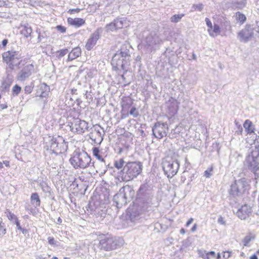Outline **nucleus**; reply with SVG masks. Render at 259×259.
I'll use <instances>...</instances> for the list:
<instances>
[{
  "mask_svg": "<svg viewBox=\"0 0 259 259\" xmlns=\"http://www.w3.org/2000/svg\"><path fill=\"white\" fill-rule=\"evenodd\" d=\"M152 193L146 185H142L137 193V198L134 208L131 212V219L134 221L137 220L143 212L148 210L151 207Z\"/></svg>",
  "mask_w": 259,
  "mask_h": 259,
  "instance_id": "nucleus-1",
  "label": "nucleus"
},
{
  "mask_svg": "<svg viewBox=\"0 0 259 259\" xmlns=\"http://www.w3.org/2000/svg\"><path fill=\"white\" fill-rule=\"evenodd\" d=\"M130 48L127 45H122L112 57V65L115 70L127 72L131 65V56Z\"/></svg>",
  "mask_w": 259,
  "mask_h": 259,
  "instance_id": "nucleus-2",
  "label": "nucleus"
},
{
  "mask_svg": "<svg viewBox=\"0 0 259 259\" xmlns=\"http://www.w3.org/2000/svg\"><path fill=\"white\" fill-rule=\"evenodd\" d=\"M142 164L139 162H128L118 172V180L128 182L137 178L142 172Z\"/></svg>",
  "mask_w": 259,
  "mask_h": 259,
  "instance_id": "nucleus-3",
  "label": "nucleus"
},
{
  "mask_svg": "<svg viewBox=\"0 0 259 259\" xmlns=\"http://www.w3.org/2000/svg\"><path fill=\"white\" fill-rule=\"evenodd\" d=\"M69 162L75 169H84L90 166L95 167L94 162H92V159L88 153L79 150L73 152Z\"/></svg>",
  "mask_w": 259,
  "mask_h": 259,
  "instance_id": "nucleus-4",
  "label": "nucleus"
},
{
  "mask_svg": "<svg viewBox=\"0 0 259 259\" xmlns=\"http://www.w3.org/2000/svg\"><path fill=\"white\" fill-rule=\"evenodd\" d=\"M135 191L133 187L129 185H126L120 189L118 192L113 197V202L117 208H121L130 202L134 197Z\"/></svg>",
  "mask_w": 259,
  "mask_h": 259,
  "instance_id": "nucleus-5",
  "label": "nucleus"
},
{
  "mask_svg": "<svg viewBox=\"0 0 259 259\" xmlns=\"http://www.w3.org/2000/svg\"><path fill=\"white\" fill-rule=\"evenodd\" d=\"M47 151L52 154H62L68 149L67 143L61 136L49 137V141L46 142Z\"/></svg>",
  "mask_w": 259,
  "mask_h": 259,
  "instance_id": "nucleus-6",
  "label": "nucleus"
},
{
  "mask_svg": "<svg viewBox=\"0 0 259 259\" xmlns=\"http://www.w3.org/2000/svg\"><path fill=\"white\" fill-rule=\"evenodd\" d=\"M122 243L123 240L121 239L103 236L100 238L99 243L96 246L100 250L110 251L119 247Z\"/></svg>",
  "mask_w": 259,
  "mask_h": 259,
  "instance_id": "nucleus-7",
  "label": "nucleus"
},
{
  "mask_svg": "<svg viewBox=\"0 0 259 259\" xmlns=\"http://www.w3.org/2000/svg\"><path fill=\"white\" fill-rule=\"evenodd\" d=\"M162 166L165 175L167 178H171L177 174L180 164L177 160L167 157L163 159Z\"/></svg>",
  "mask_w": 259,
  "mask_h": 259,
  "instance_id": "nucleus-8",
  "label": "nucleus"
},
{
  "mask_svg": "<svg viewBox=\"0 0 259 259\" xmlns=\"http://www.w3.org/2000/svg\"><path fill=\"white\" fill-rule=\"evenodd\" d=\"M2 56L3 60L11 69H14L15 67L18 66L22 61L20 54L16 51H9L4 52Z\"/></svg>",
  "mask_w": 259,
  "mask_h": 259,
  "instance_id": "nucleus-9",
  "label": "nucleus"
},
{
  "mask_svg": "<svg viewBox=\"0 0 259 259\" xmlns=\"http://www.w3.org/2000/svg\"><path fill=\"white\" fill-rule=\"evenodd\" d=\"M162 42V40L155 32H151L147 35L143 41L144 47L149 52L158 48L159 45Z\"/></svg>",
  "mask_w": 259,
  "mask_h": 259,
  "instance_id": "nucleus-10",
  "label": "nucleus"
},
{
  "mask_svg": "<svg viewBox=\"0 0 259 259\" xmlns=\"http://www.w3.org/2000/svg\"><path fill=\"white\" fill-rule=\"evenodd\" d=\"M70 131L74 133L81 134L88 130V123L78 118H73L68 122Z\"/></svg>",
  "mask_w": 259,
  "mask_h": 259,
  "instance_id": "nucleus-11",
  "label": "nucleus"
},
{
  "mask_svg": "<svg viewBox=\"0 0 259 259\" xmlns=\"http://www.w3.org/2000/svg\"><path fill=\"white\" fill-rule=\"evenodd\" d=\"M248 187V184L245 179L235 181L231 185L230 194L233 196H239L244 193Z\"/></svg>",
  "mask_w": 259,
  "mask_h": 259,
  "instance_id": "nucleus-12",
  "label": "nucleus"
},
{
  "mask_svg": "<svg viewBox=\"0 0 259 259\" xmlns=\"http://www.w3.org/2000/svg\"><path fill=\"white\" fill-rule=\"evenodd\" d=\"M168 129V125L166 122L157 121L152 127V133L155 137L161 139L166 136Z\"/></svg>",
  "mask_w": 259,
  "mask_h": 259,
  "instance_id": "nucleus-13",
  "label": "nucleus"
},
{
  "mask_svg": "<svg viewBox=\"0 0 259 259\" xmlns=\"http://www.w3.org/2000/svg\"><path fill=\"white\" fill-rule=\"evenodd\" d=\"M255 28L250 24H246L245 27L238 33V37L241 42H247L250 40L254 35Z\"/></svg>",
  "mask_w": 259,
  "mask_h": 259,
  "instance_id": "nucleus-14",
  "label": "nucleus"
},
{
  "mask_svg": "<svg viewBox=\"0 0 259 259\" xmlns=\"http://www.w3.org/2000/svg\"><path fill=\"white\" fill-rule=\"evenodd\" d=\"M134 106L133 100L130 97H124L121 102V118H125L128 117L129 110Z\"/></svg>",
  "mask_w": 259,
  "mask_h": 259,
  "instance_id": "nucleus-15",
  "label": "nucleus"
},
{
  "mask_svg": "<svg viewBox=\"0 0 259 259\" xmlns=\"http://www.w3.org/2000/svg\"><path fill=\"white\" fill-rule=\"evenodd\" d=\"M102 33L101 28H98L88 39L85 45V48L87 50L90 51L95 46L97 40L100 38Z\"/></svg>",
  "mask_w": 259,
  "mask_h": 259,
  "instance_id": "nucleus-16",
  "label": "nucleus"
},
{
  "mask_svg": "<svg viewBox=\"0 0 259 259\" xmlns=\"http://www.w3.org/2000/svg\"><path fill=\"white\" fill-rule=\"evenodd\" d=\"M34 66L32 64H28L26 65L18 73L17 75V79L20 81H24L29 77L33 71Z\"/></svg>",
  "mask_w": 259,
  "mask_h": 259,
  "instance_id": "nucleus-17",
  "label": "nucleus"
},
{
  "mask_svg": "<svg viewBox=\"0 0 259 259\" xmlns=\"http://www.w3.org/2000/svg\"><path fill=\"white\" fill-rule=\"evenodd\" d=\"M251 214V207L247 204L242 205L237 211L236 214L241 220H245Z\"/></svg>",
  "mask_w": 259,
  "mask_h": 259,
  "instance_id": "nucleus-18",
  "label": "nucleus"
},
{
  "mask_svg": "<svg viewBox=\"0 0 259 259\" xmlns=\"http://www.w3.org/2000/svg\"><path fill=\"white\" fill-rule=\"evenodd\" d=\"M89 137L92 141L95 144H100L103 139L101 133L100 132L99 130L97 129L96 127L92 130V132L89 134Z\"/></svg>",
  "mask_w": 259,
  "mask_h": 259,
  "instance_id": "nucleus-19",
  "label": "nucleus"
},
{
  "mask_svg": "<svg viewBox=\"0 0 259 259\" xmlns=\"http://www.w3.org/2000/svg\"><path fill=\"white\" fill-rule=\"evenodd\" d=\"M166 106L169 114L174 115L177 112L178 110V103L175 99L170 98L166 102Z\"/></svg>",
  "mask_w": 259,
  "mask_h": 259,
  "instance_id": "nucleus-20",
  "label": "nucleus"
},
{
  "mask_svg": "<svg viewBox=\"0 0 259 259\" xmlns=\"http://www.w3.org/2000/svg\"><path fill=\"white\" fill-rule=\"evenodd\" d=\"M94 166L95 168L97 169L96 171L99 172L102 175L105 174L108 169V165L106 163L104 159L100 160L96 163L94 162Z\"/></svg>",
  "mask_w": 259,
  "mask_h": 259,
  "instance_id": "nucleus-21",
  "label": "nucleus"
},
{
  "mask_svg": "<svg viewBox=\"0 0 259 259\" xmlns=\"http://www.w3.org/2000/svg\"><path fill=\"white\" fill-rule=\"evenodd\" d=\"M247 163L248 168L255 174L259 170V163L254 157L249 158L247 160Z\"/></svg>",
  "mask_w": 259,
  "mask_h": 259,
  "instance_id": "nucleus-22",
  "label": "nucleus"
},
{
  "mask_svg": "<svg viewBox=\"0 0 259 259\" xmlns=\"http://www.w3.org/2000/svg\"><path fill=\"white\" fill-rule=\"evenodd\" d=\"M50 92V87L45 83L40 84L38 91L36 92V96L40 97H46Z\"/></svg>",
  "mask_w": 259,
  "mask_h": 259,
  "instance_id": "nucleus-23",
  "label": "nucleus"
},
{
  "mask_svg": "<svg viewBox=\"0 0 259 259\" xmlns=\"http://www.w3.org/2000/svg\"><path fill=\"white\" fill-rule=\"evenodd\" d=\"M81 50L77 47L73 48L70 52H69L68 58L67 59V62L71 61L81 55Z\"/></svg>",
  "mask_w": 259,
  "mask_h": 259,
  "instance_id": "nucleus-24",
  "label": "nucleus"
},
{
  "mask_svg": "<svg viewBox=\"0 0 259 259\" xmlns=\"http://www.w3.org/2000/svg\"><path fill=\"white\" fill-rule=\"evenodd\" d=\"M67 22L70 25L78 28L85 24V20L79 18H68Z\"/></svg>",
  "mask_w": 259,
  "mask_h": 259,
  "instance_id": "nucleus-25",
  "label": "nucleus"
},
{
  "mask_svg": "<svg viewBox=\"0 0 259 259\" xmlns=\"http://www.w3.org/2000/svg\"><path fill=\"white\" fill-rule=\"evenodd\" d=\"M53 154L54 156L52 155V157L53 159L54 160V168H56V166H61L64 162V159L62 154L55 153Z\"/></svg>",
  "mask_w": 259,
  "mask_h": 259,
  "instance_id": "nucleus-26",
  "label": "nucleus"
},
{
  "mask_svg": "<svg viewBox=\"0 0 259 259\" xmlns=\"http://www.w3.org/2000/svg\"><path fill=\"white\" fill-rule=\"evenodd\" d=\"M30 202L35 208H36L40 205V200L38 194L37 193H33L30 196Z\"/></svg>",
  "mask_w": 259,
  "mask_h": 259,
  "instance_id": "nucleus-27",
  "label": "nucleus"
},
{
  "mask_svg": "<svg viewBox=\"0 0 259 259\" xmlns=\"http://www.w3.org/2000/svg\"><path fill=\"white\" fill-rule=\"evenodd\" d=\"M243 127L248 134L254 133V129L252 122L250 120H246L243 124Z\"/></svg>",
  "mask_w": 259,
  "mask_h": 259,
  "instance_id": "nucleus-28",
  "label": "nucleus"
},
{
  "mask_svg": "<svg viewBox=\"0 0 259 259\" xmlns=\"http://www.w3.org/2000/svg\"><path fill=\"white\" fill-rule=\"evenodd\" d=\"M129 115H132L134 118H137L139 116V110L135 105L129 110L128 116Z\"/></svg>",
  "mask_w": 259,
  "mask_h": 259,
  "instance_id": "nucleus-29",
  "label": "nucleus"
},
{
  "mask_svg": "<svg viewBox=\"0 0 259 259\" xmlns=\"http://www.w3.org/2000/svg\"><path fill=\"white\" fill-rule=\"evenodd\" d=\"M211 29H208L209 33L211 36H214V35L219 34L220 32V26L217 24H214L213 27V30Z\"/></svg>",
  "mask_w": 259,
  "mask_h": 259,
  "instance_id": "nucleus-30",
  "label": "nucleus"
},
{
  "mask_svg": "<svg viewBox=\"0 0 259 259\" xmlns=\"http://www.w3.org/2000/svg\"><path fill=\"white\" fill-rule=\"evenodd\" d=\"M125 162L123 158H120L115 161L114 165L118 169H122L125 164Z\"/></svg>",
  "mask_w": 259,
  "mask_h": 259,
  "instance_id": "nucleus-31",
  "label": "nucleus"
},
{
  "mask_svg": "<svg viewBox=\"0 0 259 259\" xmlns=\"http://www.w3.org/2000/svg\"><path fill=\"white\" fill-rule=\"evenodd\" d=\"M115 23V27L117 29L122 28L126 23V21L122 18H118L114 20Z\"/></svg>",
  "mask_w": 259,
  "mask_h": 259,
  "instance_id": "nucleus-32",
  "label": "nucleus"
},
{
  "mask_svg": "<svg viewBox=\"0 0 259 259\" xmlns=\"http://www.w3.org/2000/svg\"><path fill=\"white\" fill-rule=\"evenodd\" d=\"M234 6L238 9H242L246 4V0H234L233 2Z\"/></svg>",
  "mask_w": 259,
  "mask_h": 259,
  "instance_id": "nucleus-33",
  "label": "nucleus"
},
{
  "mask_svg": "<svg viewBox=\"0 0 259 259\" xmlns=\"http://www.w3.org/2000/svg\"><path fill=\"white\" fill-rule=\"evenodd\" d=\"M32 30L31 27L25 26L22 30V34L26 37H28L30 36Z\"/></svg>",
  "mask_w": 259,
  "mask_h": 259,
  "instance_id": "nucleus-34",
  "label": "nucleus"
},
{
  "mask_svg": "<svg viewBox=\"0 0 259 259\" xmlns=\"http://www.w3.org/2000/svg\"><path fill=\"white\" fill-rule=\"evenodd\" d=\"M93 155L99 160H102V157L100 154V150L98 147H94L92 149Z\"/></svg>",
  "mask_w": 259,
  "mask_h": 259,
  "instance_id": "nucleus-35",
  "label": "nucleus"
},
{
  "mask_svg": "<svg viewBox=\"0 0 259 259\" xmlns=\"http://www.w3.org/2000/svg\"><path fill=\"white\" fill-rule=\"evenodd\" d=\"M184 16V14H175L170 18V21L172 23H178L180 21L182 18Z\"/></svg>",
  "mask_w": 259,
  "mask_h": 259,
  "instance_id": "nucleus-36",
  "label": "nucleus"
},
{
  "mask_svg": "<svg viewBox=\"0 0 259 259\" xmlns=\"http://www.w3.org/2000/svg\"><path fill=\"white\" fill-rule=\"evenodd\" d=\"M105 29L107 32H109L110 31H113L117 30L116 27H115V23L114 20L113 22L107 24L105 26Z\"/></svg>",
  "mask_w": 259,
  "mask_h": 259,
  "instance_id": "nucleus-37",
  "label": "nucleus"
},
{
  "mask_svg": "<svg viewBox=\"0 0 259 259\" xmlns=\"http://www.w3.org/2000/svg\"><path fill=\"white\" fill-rule=\"evenodd\" d=\"M236 19L238 21H239L241 24H243V23H244L246 20V16L244 14H243L239 12L236 13Z\"/></svg>",
  "mask_w": 259,
  "mask_h": 259,
  "instance_id": "nucleus-38",
  "label": "nucleus"
},
{
  "mask_svg": "<svg viewBox=\"0 0 259 259\" xmlns=\"http://www.w3.org/2000/svg\"><path fill=\"white\" fill-rule=\"evenodd\" d=\"M203 9V5L202 4H194L192 7V12L195 11H201Z\"/></svg>",
  "mask_w": 259,
  "mask_h": 259,
  "instance_id": "nucleus-39",
  "label": "nucleus"
},
{
  "mask_svg": "<svg viewBox=\"0 0 259 259\" xmlns=\"http://www.w3.org/2000/svg\"><path fill=\"white\" fill-rule=\"evenodd\" d=\"M37 32L38 33V42H40L41 40H42L44 38L47 37V35L45 31H43V32H41L40 31V29H37L36 30Z\"/></svg>",
  "mask_w": 259,
  "mask_h": 259,
  "instance_id": "nucleus-40",
  "label": "nucleus"
},
{
  "mask_svg": "<svg viewBox=\"0 0 259 259\" xmlns=\"http://www.w3.org/2000/svg\"><path fill=\"white\" fill-rule=\"evenodd\" d=\"M6 233L5 224L1 222L0 223V237H2Z\"/></svg>",
  "mask_w": 259,
  "mask_h": 259,
  "instance_id": "nucleus-41",
  "label": "nucleus"
},
{
  "mask_svg": "<svg viewBox=\"0 0 259 259\" xmlns=\"http://www.w3.org/2000/svg\"><path fill=\"white\" fill-rule=\"evenodd\" d=\"M68 53V50L67 49H64L57 51V53L58 54L57 57L60 59L61 57L64 56L66 54Z\"/></svg>",
  "mask_w": 259,
  "mask_h": 259,
  "instance_id": "nucleus-42",
  "label": "nucleus"
},
{
  "mask_svg": "<svg viewBox=\"0 0 259 259\" xmlns=\"http://www.w3.org/2000/svg\"><path fill=\"white\" fill-rule=\"evenodd\" d=\"M21 90V88L19 85L16 84L12 89L13 95H18L20 93Z\"/></svg>",
  "mask_w": 259,
  "mask_h": 259,
  "instance_id": "nucleus-43",
  "label": "nucleus"
},
{
  "mask_svg": "<svg viewBox=\"0 0 259 259\" xmlns=\"http://www.w3.org/2000/svg\"><path fill=\"white\" fill-rule=\"evenodd\" d=\"M235 125L237 128V130L236 131L235 133L237 135H241L242 131H243V128H242V126L240 124H239V123L238 122L236 121V120L235 121Z\"/></svg>",
  "mask_w": 259,
  "mask_h": 259,
  "instance_id": "nucleus-44",
  "label": "nucleus"
},
{
  "mask_svg": "<svg viewBox=\"0 0 259 259\" xmlns=\"http://www.w3.org/2000/svg\"><path fill=\"white\" fill-rule=\"evenodd\" d=\"M7 217L10 220L14 221V222L18 220L16 215L10 211L8 212Z\"/></svg>",
  "mask_w": 259,
  "mask_h": 259,
  "instance_id": "nucleus-45",
  "label": "nucleus"
},
{
  "mask_svg": "<svg viewBox=\"0 0 259 259\" xmlns=\"http://www.w3.org/2000/svg\"><path fill=\"white\" fill-rule=\"evenodd\" d=\"M94 76V74L93 71L91 70H87L86 71V75H85V77L86 79H90L93 78Z\"/></svg>",
  "mask_w": 259,
  "mask_h": 259,
  "instance_id": "nucleus-46",
  "label": "nucleus"
},
{
  "mask_svg": "<svg viewBox=\"0 0 259 259\" xmlns=\"http://www.w3.org/2000/svg\"><path fill=\"white\" fill-rule=\"evenodd\" d=\"M212 171V167L209 168L204 171V176L206 178H210L212 175V173H211Z\"/></svg>",
  "mask_w": 259,
  "mask_h": 259,
  "instance_id": "nucleus-47",
  "label": "nucleus"
},
{
  "mask_svg": "<svg viewBox=\"0 0 259 259\" xmlns=\"http://www.w3.org/2000/svg\"><path fill=\"white\" fill-rule=\"evenodd\" d=\"M10 85H11L10 83L7 82L6 81H5L3 82L2 87L3 88V89L5 91H7L9 90V89L10 87Z\"/></svg>",
  "mask_w": 259,
  "mask_h": 259,
  "instance_id": "nucleus-48",
  "label": "nucleus"
},
{
  "mask_svg": "<svg viewBox=\"0 0 259 259\" xmlns=\"http://www.w3.org/2000/svg\"><path fill=\"white\" fill-rule=\"evenodd\" d=\"M251 240V237L249 236H246L245 237L243 240V243L244 246H248V243Z\"/></svg>",
  "mask_w": 259,
  "mask_h": 259,
  "instance_id": "nucleus-49",
  "label": "nucleus"
},
{
  "mask_svg": "<svg viewBox=\"0 0 259 259\" xmlns=\"http://www.w3.org/2000/svg\"><path fill=\"white\" fill-rule=\"evenodd\" d=\"M48 242L50 245H57V242L54 239L53 237H49L48 238Z\"/></svg>",
  "mask_w": 259,
  "mask_h": 259,
  "instance_id": "nucleus-50",
  "label": "nucleus"
},
{
  "mask_svg": "<svg viewBox=\"0 0 259 259\" xmlns=\"http://www.w3.org/2000/svg\"><path fill=\"white\" fill-rule=\"evenodd\" d=\"M56 29L57 30L59 31L61 33H65L66 32V28L64 26H62L61 25H58L56 27Z\"/></svg>",
  "mask_w": 259,
  "mask_h": 259,
  "instance_id": "nucleus-51",
  "label": "nucleus"
},
{
  "mask_svg": "<svg viewBox=\"0 0 259 259\" xmlns=\"http://www.w3.org/2000/svg\"><path fill=\"white\" fill-rule=\"evenodd\" d=\"M4 164L6 165V166L7 167H9L10 166V162L8 160H5V161H3V162H0V168H3Z\"/></svg>",
  "mask_w": 259,
  "mask_h": 259,
  "instance_id": "nucleus-52",
  "label": "nucleus"
},
{
  "mask_svg": "<svg viewBox=\"0 0 259 259\" xmlns=\"http://www.w3.org/2000/svg\"><path fill=\"white\" fill-rule=\"evenodd\" d=\"M24 91L26 94H30L32 91V88L30 85H27L24 88Z\"/></svg>",
  "mask_w": 259,
  "mask_h": 259,
  "instance_id": "nucleus-53",
  "label": "nucleus"
},
{
  "mask_svg": "<svg viewBox=\"0 0 259 259\" xmlns=\"http://www.w3.org/2000/svg\"><path fill=\"white\" fill-rule=\"evenodd\" d=\"M80 11V9H78V8L72 9L69 10L68 13L70 14H75V13H78Z\"/></svg>",
  "mask_w": 259,
  "mask_h": 259,
  "instance_id": "nucleus-54",
  "label": "nucleus"
},
{
  "mask_svg": "<svg viewBox=\"0 0 259 259\" xmlns=\"http://www.w3.org/2000/svg\"><path fill=\"white\" fill-rule=\"evenodd\" d=\"M198 253L199 257H201L203 258V257L205 256V255H206L207 252H206V251L204 250H198Z\"/></svg>",
  "mask_w": 259,
  "mask_h": 259,
  "instance_id": "nucleus-55",
  "label": "nucleus"
},
{
  "mask_svg": "<svg viewBox=\"0 0 259 259\" xmlns=\"http://www.w3.org/2000/svg\"><path fill=\"white\" fill-rule=\"evenodd\" d=\"M88 208L90 209L91 213H92L95 210V207L92 205V202H90L89 204H88Z\"/></svg>",
  "mask_w": 259,
  "mask_h": 259,
  "instance_id": "nucleus-56",
  "label": "nucleus"
},
{
  "mask_svg": "<svg viewBox=\"0 0 259 259\" xmlns=\"http://www.w3.org/2000/svg\"><path fill=\"white\" fill-rule=\"evenodd\" d=\"M205 20L206 25H207V26L208 27H209V29H212V24H211L210 20L207 18H206Z\"/></svg>",
  "mask_w": 259,
  "mask_h": 259,
  "instance_id": "nucleus-57",
  "label": "nucleus"
},
{
  "mask_svg": "<svg viewBox=\"0 0 259 259\" xmlns=\"http://www.w3.org/2000/svg\"><path fill=\"white\" fill-rule=\"evenodd\" d=\"M231 255V252L229 251H225L224 252L223 257L225 258H228Z\"/></svg>",
  "mask_w": 259,
  "mask_h": 259,
  "instance_id": "nucleus-58",
  "label": "nucleus"
},
{
  "mask_svg": "<svg viewBox=\"0 0 259 259\" xmlns=\"http://www.w3.org/2000/svg\"><path fill=\"white\" fill-rule=\"evenodd\" d=\"M14 223L17 226V230H20V229H21L22 227L20 226V224L18 220L15 222Z\"/></svg>",
  "mask_w": 259,
  "mask_h": 259,
  "instance_id": "nucleus-59",
  "label": "nucleus"
},
{
  "mask_svg": "<svg viewBox=\"0 0 259 259\" xmlns=\"http://www.w3.org/2000/svg\"><path fill=\"white\" fill-rule=\"evenodd\" d=\"M7 107H8V106L6 103L2 104H0V108L1 109L4 110L5 109H7Z\"/></svg>",
  "mask_w": 259,
  "mask_h": 259,
  "instance_id": "nucleus-60",
  "label": "nucleus"
},
{
  "mask_svg": "<svg viewBox=\"0 0 259 259\" xmlns=\"http://www.w3.org/2000/svg\"><path fill=\"white\" fill-rule=\"evenodd\" d=\"M218 222L221 224H225V221H224V219L222 217H220L219 219H218Z\"/></svg>",
  "mask_w": 259,
  "mask_h": 259,
  "instance_id": "nucleus-61",
  "label": "nucleus"
},
{
  "mask_svg": "<svg viewBox=\"0 0 259 259\" xmlns=\"http://www.w3.org/2000/svg\"><path fill=\"white\" fill-rule=\"evenodd\" d=\"M193 219L190 218L186 224V227H188L190 224H191L193 223Z\"/></svg>",
  "mask_w": 259,
  "mask_h": 259,
  "instance_id": "nucleus-62",
  "label": "nucleus"
},
{
  "mask_svg": "<svg viewBox=\"0 0 259 259\" xmlns=\"http://www.w3.org/2000/svg\"><path fill=\"white\" fill-rule=\"evenodd\" d=\"M100 153L102 157V159H104V158L105 157H106V154H105V153L104 152H103V151L102 150H100Z\"/></svg>",
  "mask_w": 259,
  "mask_h": 259,
  "instance_id": "nucleus-63",
  "label": "nucleus"
},
{
  "mask_svg": "<svg viewBox=\"0 0 259 259\" xmlns=\"http://www.w3.org/2000/svg\"><path fill=\"white\" fill-rule=\"evenodd\" d=\"M8 42V39H4L3 41H2V45L4 46V47H5L7 44Z\"/></svg>",
  "mask_w": 259,
  "mask_h": 259,
  "instance_id": "nucleus-64",
  "label": "nucleus"
}]
</instances>
